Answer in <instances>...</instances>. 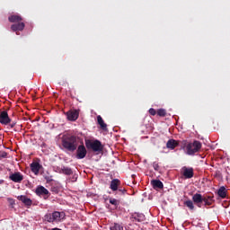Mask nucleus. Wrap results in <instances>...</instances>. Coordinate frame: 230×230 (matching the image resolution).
<instances>
[{
  "mask_svg": "<svg viewBox=\"0 0 230 230\" xmlns=\"http://www.w3.org/2000/svg\"><path fill=\"white\" fill-rule=\"evenodd\" d=\"M62 145L64 148L68 150L69 152H75L78 146V143H76V137L68 136L63 138Z\"/></svg>",
  "mask_w": 230,
  "mask_h": 230,
  "instance_id": "obj_1",
  "label": "nucleus"
},
{
  "mask_svg": "<svg viewBox=\"0 0 230 230\" xmlns=\"http://www.w3.org/2000/svg\"><path fill=\"white\" fill-rule=\"evenodd\" d=\"M66 218V213L55 211L53 213H49L45 216V220L47 222L58 224V222H62Z\"/></svg>",
  "mask_w": 230,
  "mask_h": 230,
  "instance_id": "obj_2",
  "label": "nucleus"
},
{
  "mask_svg": "<svg viewBox=\"0 0 230 230\" xmlns=\"http://www.w3.org/2000/svg\"><path fill=\"white\" fill-rule=\"evenodd\" d=\"M202 148V144L197 140L193 143H190L186 146V154L187 155H194Z\"/></svg>",
  "mask_w": 230,
  "mask_h": 230,
  "instance_id": "obj_3",
  "label": "nucleus"
},
{
  "mask_svg": "<svg viewBox=\"0 0 230 230\" xmlns=\"http://www.w3.org/2000/svg\"><path fill=\"white\" fill-rule=\"evenodd\" d=\"M85 146L93 152H102L103 150V146L99 140H85Z\"/></svg>",
  "mask_w": 230,
  "mask_h": 230,
  "instance_id": "obj_4",
  "label": "nucleus"
},
{
  "mask_svg": "<svg viewBox=\"0 0 230 230\" xmlns=\"http://www.w3.org/2000/svg\"><path fill=\"white\" fill-rule=\"evenodd\" d=\"M9 179L10 181H13V182H22L24 176L20 172H17L11 173Z\"/></svg>",
  "mask_w": 230,
  "mask_h": 230,
  "instance_id": "obj_5",
  "label": "nucleus"
},
{
  "mask_svg": "<svg viewBox=\"0 0 230 230\" xmlns=\"http://www.w3.org/2000/svg\"><path fill=\"white\" fill-rule=\"evenodd\" d=\"M87 155V149H85L84 146H79L76 151V158L84 159Z\"/></svg>",
  "mask_w": 230,
  "mask_h": 230,
  "instance_id": "obj_6",
  "label": "nucleus"
},
{
  "mask_svg": "<svg viewBox=\"0 0 230 230\" xmlns=\"http://www.w3.org/2000/svg\"><path fill=\"white\" fill-rule=\"evenodd\" d=\"M12 119H10V117L8 116V112L6 111H1L0 113V123L2 125H8Z\"/></svg>",
  "mask_w": 230,
  "mask_h": 230,
  "instance_id": "obj_7",
  "label": "nucleus"
},
{
  "mask_svg": "<svg viewBox=\"0 0 230 230\" xmlns=\"http://www.w3.org/2000/svg\"><path fill=\"white\" fill-rule=\"evenodd\" d=\"M77 111H69L66 112V118L68 121H76L78 119Z\"/></svg>",
  "mask_w": 230,
  "mask_h": 230,
  "instance_id": "obj_8",
  "label": "nucleus"
},
{
  "mask_svg": "<svg viewBox=\"0 0 230 230\" xmlns=\"http://www.w3.org/2000/svg\"><path fill=\"white\" fill-rule=\"evenodd\" d=\"M40 164L37 162H34L31 164V172L35 174V175H39V172H40Z\"/></svg>",
  "mask_w": 230,
  "mask_h": 230,
  "instance_id": "obj_9",
  "label": "nucleus"
},
{
  "mask_svg": "<svg viewBox=\"0 0 230 230\" xmlns=\"http://www.w3.org/2000/svg\"><path fill=\"white\" fill-rule=\"evenodd\" d=\"M204 197L200 193H196L192 196V200L194 204H202Z\"/></svg>",
  "mask_w": 230,
  "mask_h": 230,
  "instance_id": "obj_10",
  "label": "nucleus"
},
{
  "mask_svg": "<svg viewBox=\"0 0 230 230\" xmlns=\"http://www.w3.org/2000/svg\"><path fill=\"white\" fill-rule=\"evenodd\" d=\"M121 184V181L118 179H114L111 181L110 188L112 190V191H118V187Z\"/></svg>",
  "mask_w": 230,
  "mask_h": 230,
  "instance_id": "obj_11",
  "label": "nucleus"
},
{
  "mask_svg": "<svg viewBox=\"0 0 230 230\" xmlns=\"http://www.w3.org/2000/svg\"><path fill=\"white\" fill-rule=\"evenodd\" d=\"M24 22H20L18 24H13L11 26V30H13V31H22L24 30Z\"/></svg>",
  "mask_w": 230,
  "mask_h": 230,
  "instance_id": "obj_12",
  "label": "nucleus"
},
{
  "mask_svg": "<svg viewBox=\"0 0 230 230\" xmlns=\"http://www.w3.org/2000/svg\"><path fill=\"white\" fill-rule=\"evenodd\" d=\"M37 195H49V190L48 189L44 188L43 186H40L36 189Z\"/></svg>",
  "mask_w": 230,
  "mask_h": 230,
  "instance_id": "obj_13",
  "label": "nucleus"
},
{
  "mask_svg": "<svg viewBox=\"0 0 230 230\" xmlns=\"http://www.w3.org/2000/svg\"><path fill=\"white\" fill-rule=\"evenodd\" d=\"M18 200H21L22 202H23L25 206H31V199H30V198L24 195L18 196Z\"/></svg>",
  "mask_w": 230,
  "mask_h": 230,
  "instance_id": "obj_14",
  "label": "nucleus"
},
{
  "mask_svg": "<svg viewBox=\"0 0 230 230\" xmlns=\"http://www.w3.org/2000/svg\"><path fill=\"white\" fill-rule=\"evenodd\" d=\"M151 184H152V186H153V188L155 190V189H159V190H162V188H163V182L161 181H159V180H153L152 181H151Z\"/></svg>",
  "mask_w": 230,
  "mask_h": 230,
  "instance_id": "obj_15",
  "label": "nucleus"
},
{
  "mask_svg": "<svg viewBox=\"0 0 230 230\" xmlns=\"http://www.w3.org/2000/svg\"><path fill=\"white\" fill-rule=\"evenodd\" d=\"M97 121L102 130H107V124H105L102 116H97Z\"/></svg>",
  "mask_w": 230,
  "mask_h": 230,
  "instance_id": "obj_16",
  "label": "nucleus"
},
{
  "mask_svg": "<svg viewBox=\"0 0 230 230\" xmlns=\"http://www.w3.org/2000/svg\"><path fill=\"white\" fill-rule=\"evenodd\" d=\"M177 145H179V143L176 140L171 139L167 142L166 146L167 148H171V150H173V148H175Z\"/></svg>",
  "mask_w": 230,
  "mask_h": 230,
  "instance_id": "obj_17",
  "label": "nucleus"
},
{
  "mask_svg": "<svg viewBox=\"0 0 230 230\" xmlns=\"http://www.w3.org/2000/svg\"><path fill=\"white\" fill-rule=\"evenodd\" d=\"M183 175L186 177V179H191V177H193V169H185Z\"/></svg>",
  "mask_w": 230,
  "mask_h": 230,
  "instance_id": "obj_18",
  "label": "nucleus"
},
{
  "mask_svg": "<svg viewBox=\"0 0 230 230\" xmlns=\"http://www.w3.org/2000/svg\"><path fill=\"white\" fill-rule=\"evenodd\" d=\"M217 195L221 197V199H226V197L227 196V193L226 191V187L219 188L217 191Z\"/></svg>",
  "mask_w": 230,
  "mask_h": 230,
  "instance_id": "obj_19",
  "label": "nucleus"
},
{
  "mask_svg": "<svg viewBox=\"0 0 230 230\" xmlns=\"http://www.w3.org/2000/svg\"><path fill=\"white\" fill-rule=\"evenodd\" d=\"M21 21H22V18L19 15H12L9 17L10 22H19Z\"/></svg>",
  "mask_w": 230,
  "mask_h": 230,
  "instance_id": "obj_20",
  "label": "nucleus"
},
{
  "mask_svg": "<svg viewBox=\"0 0 230 230\" xmlns=\"http://www.w3.org/2000/svg\"><path fill=\"white\" fill-rule=\"evenodd\" d=\"M61 171L62 173H65V175H71V173H73V171L69 167H63Z\"/></svg>",
  "mask_w": 230,
  "mask_h": 230,
  "instance_id": "obj_21",
  "label": "nucleus"
},
{
  "mask_svg": "<svg viewBox=\"0 0 230 230\" xmlns=\"http://www.w3.org/2000/svg\"><path fill=\"white\" fill-rule=\"evenodd\" d=\"M111 230H123V227L121 226V225L118 224V223H114L111 227Z\"/></svg>",
  "mask_w": 230,
  "mask_h": 230,
  "instance_id": "obj_22",
  "label": "nucleus"
},
{
  "mask_svg": "<svg viewBox=\"0 0 230 230\" xmlns=\"http://www.w3.org/2000/svg\"><path fill=\"white\" fill-rule=\"evenodd\" d=\"M185 206H187V208H189V209H190L191 211L195 209V206L193 205V201L191 200L185 201Z\"/></svg>",
  "mask_w": 230,
  "mask_h": 230,
  "instance_id": "obj_23",
  "label": "nucleus"
},
{
  "mask_svg": "<svg viewBox=\"0 0 230 230\" xmlns=\"http://www.w3.org/2000/svg\"><path fill=\"white\" fill-rule=\"evenodd\" d=\"M157 114H158V116H162V117L166 116V110L160 109L157 111Z\"/></svg>",
  "mask_w": 230,
  "mask_h": 230,
  "instance_id": "obj_24",
  "label": "nucleus"
},
{
  "mask_svg": "<svg viewBox=\"0 0 230 230\" xmlns=\"http://www.w3.org/2000/svg\"><path fill=\"white\" fill-rule=\"evenodd\" d=\"M209 199H211V198H206V197H203V201L202 202H204V204H205V206H211V201H209Z\"/></svg>",
  "mask_w": 230,
  "mask_h": 230,
  "instance_id": "obj_25",
  "label": "nucleus"
},
{
  "mask_svg": "<svg viewBox=\"0 0 230 230\" xmlns=\"http://www.w3.org/2000/svg\"><path fill=\"white\" fill-rule=\"evenodd\" d=\"M110 204H112V206H118V204H119V201L116 199H110Z\"/></svg>",
  "mask_w": 230,
  "mask_h": 230,
  "instance_id": "obj_26",
  "label": "nucleus"
},
{
  "mask_svg": "<svg viewBox=\"0 0 230 230\" xmlns=\"http://www.w3.org/2000/svg\"><path fill=\"white\" fill-rule=\"evenodd\" d=\"M137 220L138 222H143V220H145V215L143 214L138 215Z\"/></svg>",
  "mask_w": 230,
  "mask_h": 230,
  "instance_id": "obj_27",
  "label": "nucleus"
},
{
  "mask_svg": "<svg viewBox=\"0 0 230 230\" xmlns=\"http://www.w3.org/2000/svg\"><path fill=\"white\" fill-rule=\"evenodd\" d=\"M157 112L155 111V110H154V108L149 109V114H151V116H155Z\"/></svg>",
  "mask_w": 230,
  "mask_h": 230,
  "instance_id": "obj_28",
  "label": "nucleus"
},
{
  "mask_svg": "<svg viewBox=\"0 0 230 230\" xmlns=\"http://www.w3.org/2000/svg\"><path fill=\"white\" fill-rule=\"evenodd\" d=\"M155 170H159V165L157 164H154Z\"/></svg>",
  "mask_w": 230,
  "mask_h": 230,
  "instance_id": "obj_29",
  "label": "nucleus"
},
{
  "mask_svg": "<svg viewBox=\"0 0 230 230\" xmlns=\"http://www.w3.org/2000/svg\"><path fill=\"white\" fill-rule=\"evenodd\" d=\"M8 201H9L10 204H12V205L15 204V201H13V199H8Z\"/></svg>",
  "mask_w": 230,
  "mask_h": 230,
  "instance_id": "obj_30",
  "label": "nucleus"
},
{
  "mask_svg": "<svg viewBox=\"0 0 230 230\" xmlns=\"http://www.w3.org/2000/svg\"><path fill=\"white\" fill-rule=\"evenodd\" d=\"M2 157H6V153H2Z\"/></svg>",
  "mask_w": 230,
  "mask_h": 230,
  "instance_id": "obj_31",
  "label": "nucleus"
},
{
  "mask_svg": "<svg viewBox=\"0 0 230 230\" xmlns=\"http://www.w3.org/2000/svg\"><path fill=\"white\" fill-rule=\"evenodd\" d=\"M4 180H0V184H4Z\"/></svg>",
  "mask_w": 230,
  "mask_h": 230,
  "instance_id": "obj_32",
  "label": "nucleus"
},
{
  "mask_svg": "<svg viewBox=\"0 0 230 230\" xmlns=\"http://www.w3.org/2000/svg\"><path fill=\"white\" fill-rule=\"evenodd\" d=\"M51 230H62L60 228H52Z\"/></svg>",
  "mask_w": 230,
  "mask_h": 230,
  "instance_id": "obj_33",
  "label": "nucleus"
},
{
  "mask_svg": "<svg viewBox=\"0 0 230 230\" xmlns=\"http://www.w3.org/2000/svg\"><path fill=\"white\" fill-rule=\"evenodd\" d=\"M11 127H12V128L15 127V124H12Z\"/></svg>",
  "mask_w": 230,
  "mask_h": 230,
  "instance_id": "obj_34",
  "label": "nucleus"
}]
</instances>
